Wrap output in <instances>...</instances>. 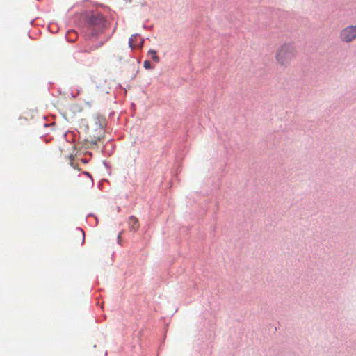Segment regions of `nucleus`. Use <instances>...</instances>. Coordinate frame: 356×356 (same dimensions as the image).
<instances>
[{"mask_svg":"<svg viewBox=\"0 0 356 356\" xmlns=\"http://www.w3.org/2000/svg\"><path fill=\"white\" fill-rule=\"evenodd\" d=\"M296 56L297 49L296 46L292 43L285 42L277 48L275 58L279 65L287 67Z\"/></svg>","mask_w":356,"mask_h":356,"instance_id":"f257e3e1","label":"nucleus"},{"mask_svg":"<svg viewBox=\"0 0 356 356\" xmlns=\"http://www.w3.org/2000/svg\"><path fill=\"white\" fill-rule=\"evenodd\" d=\"M106 21L102 15H92L88 20L87 33L88 35L97 37L102 33L105 28Z\"/></svg>","mask_w":356,"mask_h":356,"instance_id":"f03ea898","label":"nucleus"},{"mask_svg":"<svg viewBox=\"0 0 356 356\" xmlns=\"http://www.w3.org/2000/svg\"><path fill=\"white\" fill-rule=\"evenodd\" d=\"M340 38L343 42H349L356 38V26H348L340 32Z\"/></svg>","mask_w":356,"mask_h":356,"instance_id":"7ed1b4c3","label":"nucleus"},{"mask_svg":"<svg viewBox=\"0 0 356 356\" xmlns=\"http://www.w3.org/2000/svg\"><path fill=\"white\" fill-rule=\"evenodd\" d=\"M129 44L132 49L141 48L143 44V40L138 35H132L129 38Z\"/></svg>","mask_w":356,"mask_h":356,"instance_id":"20e7f679","label":"nucleus"},{"mask_svg":"<svg viewBox=\"0 0 356 356\" xmlns=\"http://www.w3.org/2000/svg\"><path fill=\"white\" fill-rule=\"evenodd\" d=\"M73 237L76 239V243L83 245L85 241V233L81 228H77L73 233Z\"/></svg>","mask_w":356,"mask_h":356,"instance_id":"39448f33","label":"nucleus"},{"mask_svg":"<svg viewBox=\"0 0 356 356\" xmlns=\"http://www.w3.org/2000/svg\"><path fill=\"white\" fill-rule=\"evenodd\" d=\"M129 225L130 227V229L134 232L137 231L139 228V222L136 217L131 216L129 218Z\"/></svg>","mask_w":356,"mask_h":356,"instance_id":"423d86ee","label":"nucleus"},{"mask_svg":"<svg viewBox=\"0 0 356 356\" xmlns=\"http://www.w3.org/2000/svg\"><path fill=\"white\" fill-rule=\"evenodd\" d=\"M147 55L151 57L152 60L155 62L156 63H158L159 62V58L156 55V51L155 50H149L147 53Z\"/></svg>","mask_w":356,"mask_h":356,"instance_id":"0eeeda50","label":"nucleus"},{"mask_svg":"<svg viewBox=\"0 0 356 356\" xmlns=\"http://www.w3.org/2000/svg\"><path fill=\"white\" fill-rule=\"evenodd\" d=\"M143 66L147 70H152L154 68V66L151 64L150 61L149 60L144 61Z\"/></svg>","mask_w":356,"mask_h":356,"instance_id":"6e6552de","label":"nucleus"},{"mask_svg":"<svg viewBox=\"0 0 356 356\" xmlns=\"http://www.w3.org/2000/svg\"><path fill=\"white\" fill-rule=\"evenodd\" d=\"M70 34H75V32L73 31H69L68 35H70Z\"/></svg>","mask_w":356,"mask_h":356,"instance_id":"1a4fd4ad","label":"nucleus"},{"mask_svg":"<svg viewBox=\"0 0 356 356\" xmlns=\"http://www.w3.org/2000/svg\"><path fill=\"white\" fill-rule=\"evenodd\" d=\"M118 238L119 241L121 240V234L118 235Z\"/></svg>","mask_w":356,"mask_h":356,"instance_id":"9d476101","label":"nucleus"}]
</instances>
